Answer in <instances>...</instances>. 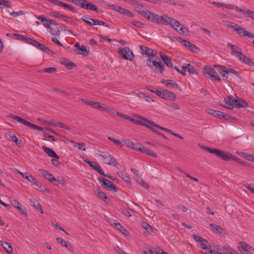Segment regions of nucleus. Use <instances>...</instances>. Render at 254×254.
Wrapping results in <instances>:
<instances>
[{"mask_svg": "<svg viewBox=\"0 0 254 254\" xmlns=\"http://www.w3.org/2000/svg\"><path fill=\"white\" fill-rule=\"evenodd\" d=\"M142 226L146 229V230L148 232L150 233L151 232L153 231V229L151 227V226L147 222H143L142 223Z\"/></svg>", "mask_w": 254, "mask_h": 254, "instance_id": "603ef678", "label": "nucleus"}, {"mask_svg": "<svg viewBox=\"0 0 254 254\" xmlns=\"http://www.w3.org/2000/svg\"><path fill=\"white\" fill-rule=\"evenodd\" d=\"M161 98L167 101H174L176 99V96L173 92L168 90H163Z\"/></svg>", "mask_w": 254, "mask_h": 254, "instance_id": "f3484780", "label": "nucleus"}, {"mask_svg": "<svg viewBox=\"0 0 254 254\" xmlns=\"http://www.w3.org/2000/svg\"><path fill=\"white\" fill-rule=\"evenodd\" d=\"M188 71L190 74H194L196 72V69L194 68L193 65L190 64H187Z\"/></svg>", "mask_w": 254, "mask_h": 254, "instance_id": "864d4df0", "label": "nucleus"}, {"mask_svg": "<svg viewBox=\"0 0 254 254\" xmlns=\"http://www.w3.org/2000/svg\"><path fill=\"white\" fill-rule=\"evenodd\" d=\"M237 153L240 155V156L246 158L247 159L249 160V161H251V160H253L254 158V156L248 154L247 153L243 152H237Z\"/></svg>", "mask_w": 254, "mask_h": 254, "instance_id": "37998d69", "label": "nucleus"}, {"mask_svg": "<svg viewBox=\"0 0 254 254\" xmlns=\"http://www.w3.org/2000/svg\"><path fill=\"white\" fill-rule=\"evenodd\" d=\"M83 1V2L82 4V8L85 9L95 11L98 13L100 12L99 8L97 7L96 5L92 3L88 2V1L86 0H84Z\"/></svg>", "mask_w": 254, "mask_h": 254, "instance_id": "4468645a", "label": "nucleus"}, {"mask_svg": "<svg viewBox=\"0 0 254 254\" xmlns=\"http://www.w3.org/2000/svg\"><path fill=\"white\" fill-rule=\"evenodd\" d=\"M100 153V155L104 159L105 163L113 166H116L117 165L118 163L116 162V160L108 152L101 151Z\"/></svg>", "mask_w": 254, "mask_h": 254, "instance_id": "0eeeda50", "label": "nucleus"}, {"mask_svg": "<svg viewBox=\"0 0 254 254\" xmlns=\"http://www.w3.org/2000/svg\"><path fill=\"white\" fill-rule=\"evenodd\" d=\"M81 101L86 105H88L93 108L97 109L98 103L94 101H91L88 99H82Z\"/></svg>", "mask_w": 254, "mask_h": 254, "instance_id": "e433bc0d", "label": "nucleus"}, {"mask_svg": "<svg viewBox=\"0 0 254 254\" xmlns=\"http://www.w3.org/2000/svg\"><path fill=\"white\" fill-rule=\"evenodd\" d=\"M222 67L224 69H227V71H226V72L228 73V74L229 73H233L235 76H236L237 77H239L240 73L238 71H235L234 69L229 68V67H226V66H223Z\"/></svg>", "mask_w": 254, "mask_h": 254, "instance_id": "c03bdc74", "label": "nucleus"}, {"mask_svg": "<svg viewBox=\"0 0 254 254\" xmlns=\"http://www.w3.org/2000/svg\"><path fill=\"white\" fill-rule=\"evenodd\" d=\"M158 60V61L157 60L152 61L150 59H148L147 60V64L153 71L162 73L164 71L165 66L159 59Z\"/></svg>", "mask_w": 254, "mask_h": 254, "instance_id": "f03ea898", "label": "nucleus"}, {"mask_svg": "<svg viewBox=\"0 0 254 254\" xmlns=\"http://www.w3.org/2000/svg\"><path fill=\"white\" fill-rule=\"evenodd\" d=\"M161 82L165 83V85L167 86H171L172 88L179 89L180 91H182L181 87L178 85V84L172 80L163 79L162 80Z\"/></svg>", "mask_w": 254, "mask_h": 254, "instance_id": "393cba45", "label": "nucleus"}, {"mask_svg": "<svg viewBox=\"0 0 254 254\" xmlns=\"http://www.w3.org/2000/svg\"><path fill=\"white\" fill-rule=\"evenodd\" d=\"M0 3H1V5L0 6L1 8L10 7L11 5V2L9 0H0Z\"/></svg>", "mask_w": 254, "mask_h": 254, "instance_id": "a18cd8bd", "label": "nucleus"}, {"mask_svg": "<svg viewBox=\"0 0 254 254\" xmlns=\"http://www.w3.org/2000/svg\"><path fill=\"white\" fill-rule=\"evenodd\" d=\"M130 121H131L132 122H133V123H134L136 125H141V126H145V127H146V126L147 125V124L142 123V121H141L135 120V119H133L132 118H131Z\"/></svg>", "mask_w": 254, "mask_h": 254, "instance_id": "69168bd1", "label": "nucleus"}, {"mask_svg": "<svg viewBox=\"0 0 254 254\" xmlns=\"http://www.w3.org/2000/svg\"><path fill=\"white\" fill-rule=\"evenodd\" d=\"M37 18L43 22V25L47 28H50V26L48 24L49 19L46 18L43 15H40L37 17Z\"/></svg>", "mask_w": 254, "mask_h": 254, "instance_id": "4c0bfd02", "label": "nucleus"}, {"mask_svg": "<svg viewBox=\"0 0 254 254\" xmlns=\"http://www.w3.org/2000/svg\"><path fill=\"white\" fill-rule=\"evenodd\" d=\"M160 55L161 59L163 61L166 65L171 69H174V66L171 62L170 58L163 53H160Z\"/></svg>", "mask_w": 254, "mask_h": 254, "instance_id": "412c9836", "label": "nucleus"}, {"mask_svg": "<svg viewBox=\"0 0 254 254\" xmlns=\"http://www.w3.org/2000/svg\"><path fill=\"white\" fill-rule=\"evenodd\" d=\"M227 46L231 49V53L234 56L236 55L237 53L239 52L238 50L241 51V49L237 46L233 45L231 43H228Z\"/></svg>", "mask_w": 254, "mask_h": 254, "instance_id": "72a5a7b5", "label": "nucleus"}, {"mask_svg": "<svg viewBox=\"0 0 254 254\" xmlns=\"http://www.w3.org/2000/svg\"><path fill=\"white\" fill-rule=\"evenodd\" d=\"M50 15L52 17L62 19L64 21H67L68 19H70V17L66 16L65 15L60 13L58 11H52L50 12Z\"/></svg>", "mask_w": 254, "mask_h": 254, "instance_id": "aec40b11", "label": "nucleus"}, {"mask_svg": "<svg viewBox=\"0 0 254 254\" xmlns=\"http://www.w3.org/2000/svg\"><path fill=\"white\" fill-rule=\"evenodd\" d=\"M223 249L225 250V251L230 254H238L237 252L233 250L232 249L228 247H224Z\"/></svg>", "mask_w": 254, "mask_h": 254, "instance_id": "e2e57ef3", "label": "nucleus"}, {"mask_svg": "<svg viewBox=\"0 0 254 254\" xmlns=\"http://www.w3.org/2000/svg\"><path fill=\"white\" fill-rule=\"evenodd\" d=\"M225 105H222L223 107L228 109H232L238 102L237 99H232L230 96H227L225 98Z\"/></svg>", "mask_w": 254, "mask_h": 254, "instance_id": "9d476101", "label": "nucleus"}, {"mask_svg": "<svg viewBox=\"0 0 254 254\" xmlns=\"http://www.w3.org/2000/svg\"><path fill=\"white\" fill-rule=\"evenodd\" d=\"M137 118L139 119H140L141 120H143V121H144L145 123H148L150 125H151V126H154V127H155V125L156 124H155L153 122H152V121H149L146 118H143L142 117H141V116H137Z\"/></svg>", "mask_w": 254, "mask_h": 254, "instance_id": "6e6d98bb", "label": "nucleus"}, {"mask_svg": "<svg viewBox=\"0 0 254 254\" xmlns=\"http://www.w3.org/2000/svg\"><path fill=\"white\" fill-rule=\"evenodd\" d=\"M72 142L73 143V145L75 147L77 148L78 149L85 151L86 150V148L85 147H83L82 144L77 143L74 141H72Z\"/></svg>", "mask_w": 254, "mask_h": 254, "instance_id": "0e129e2a", "label": "nucleus"}, {"mask_svg": "<svg viewBox=\"0 0 254 254\" xmlns=\"http://www.w3.org/2000/svg\"><path fill=\"white\" fill-rule=\"evenodd\" d=\"M123 143L127 146H128L129 148H131L132 149H133L134 150H138V148L139 147H137L136 146V145L134 143H133V142H130V141H129L128 140H123Z\"/></svg>", "mask_w": 254, "mask_h": 254, "instance_id": "ea45409f", "label": "nucleus"}, {"mask_svg": "<svg viewBox=\"0 0 254 254\" xmlns=\"http://www.w3.org/2000/svg\"><path fill=\"white\" fill-rule=\"evenodd\" d=\"M205 243L206 242H205V241H202L199 244L201 246H202V248H203V249L206 250V254H209V253L210 254H212L213 253V251L210 250L209 248H207V245H206Z\"/></svg>", "mask_w": 254, "mask_h": 254, "instance_id": "8fccbe9b", "label": "nucleus"}, {"mask_svg": "<svg viewBox=\"0 0 254 254\" xmlns=\"http://www.w3.org/2000/svg\"><path fill=\"white\" fill-rule=\"evenodd\" d=\"M203 72L209 75V77H213L216 80L220 81L221 80L215 69L211 65H207L205 66L203 68Z\"/></svg>", "mask_w": 254, "mask_h": 254, "instance_id": "423d86ee", "label": "nucleus"}, {"mask_svg": "<svg viewBox=\"0 0 254 254\" xmlns=\"http://www.w3.org/2000/svg\"><path fill=\"white\" fill-rule=\"evenodd\" d=\"M39 171L42 174L43 177H44V178L48 180L49 179V178H50V177H51V176L52 175L51 174H50L47 171L43 169H39Z\"/></svg>", "mask_w": 254, "mask_h": 254, "instance_id": "09e8293b", "label": "nucleus"}, {"mask_svg": "<svg viewBox=\"0 0 254 254\" xmlns=\"http://www.w3.org/2000/svg\"><path fill=\"white\" fill-rule=\"evenodd\" d=\"M74 47L77 48V49L79 51L78 52V54L83 55L84 56H87L89 54V48H86V47L84 46H80L79 44H75L74 45Z\"/></svg>", "mask_w": 254, "mask_h": 254, "instance_id": "4be33fe9", "label": "nucleus"}, {"mask_svg": "<svg viewBox=\"0 0 254 254\" xmlns=\"http://www.w3.org/2000/svg\"><path fill=\"white\" fill-rule=\"evenodd\" d=\"M177 40L182 45H184L186 48H188L190 50L195 53H198L199 49L194 45L191 44L189 41L183 40L181 38H177Z\"/></svg>", "mask_w": 254, "mask_h": 254, "instance_id": "1a4fd4ad", "label": "nucleus"}, {"mask_svg": "<svg viewBox=\"0 0 254 254\" xmlns=\"http://www.w3.org/2000/svg\"><path fill=\"white\" fill-rule=\"evenodd\" d=\"M10 201L11 204L15 208H17L19 205H20V203L16 199H14L13 198L10 199Z\"/></svg>", "mask_w": 254, "mask_h": 254, "instance_id": "052dcab7", "label": "nucleus"}, {"mask_svg": "<svg viewBox=\"0 0 254 254\" xmlns=\"http://www.w3.org/2000/svg\"><path fill=\"white\" fill-rule=\"evenodd\" d=\"M201 148L204 150L210 153L213 154L217 156L219 149L215 148H211L206 146H201Z\"/></svg>", "mask_w": 254, "mask_h": 254, "instance_id": "2f4dec72", "label": "nucleus"}, {"mask_svg": "<svg viewBox=\"0 0 254 254\" xmlns=\"http://www.w3.org/2000/svg\"><path fill=\"white\" fill-rule=\"evenodd\" d=\"M89 165L94 170L97 171L100 174L104 175V171L101 167L94 162L88 163Z\"/></svg>", "mask_w": 254, "mask_h": 254, "instance_id": "cd10ccee", "label": "nucleus"}, {"mask_svg": "<svg viewBox=\"0 0 254 254\" xmlns=\"http://www.w3.org/2000/svg\"><path fill=\"white\" fill-rule=\"evenodd\" d=\"M239 244L240 247L238 248L241 251L242 254H249V253L252 254L254 253V249L246 243L240 242Z\"/></svg>", "mask_w": 254, "mask_h": 254, "instance_id": "6e6552de", "label": "nucleus"}, {"mask_svg": "<svg viewBox=\"0 0 254 254\" xmlns=\"http://www.w3.org/2000/svg\"><path fill=\"white\" fill-rule=\"evenodd\" d=\"M115 225L117 229L120 230L123 234L126 236L129 235L128 231L124 227H123L119 223H115Z\"/></svg>", "mask_w": 254, "mask_h": 254, "instance_id": "f704fd0d", "label": "nucleus"}, {"mask_svg": "<svg viewBox=\"0 0 254 254\" xmlns=\"http://www.w3.org/2000/svg\"><path fill=\"white\" fill-rule=\"evenodd\" d=\"M112 7L113 9H115L117 11L120 12L121 14H123L125 15L128 16V17H133V14L129 11L128 10L125 9L123 8L122 7L116 5V4H113L112 5Z\"/></svg>", "mask_w": 254, "mask_h": 254, "instance_id": "2eb2a0df", "label": "nucleus"}, {"mask_svg": "<svg viewBox=\"0 0 254 254\" xmlns=\"http://www.w3.org/2000/svg\"><path fill=\"white\" fill-rule=\"evenodd\" d=\"M122 178L124 180V181L130 183L131 182V179L129 177V175L126 173H121Z\"/></svg>", "mask_w": 254, "mask_h": 254, "instance_id": "3c124183", "label": "nucleus"}, {"mask_svg": "<svg viewBox=\"0 0 254 254\" xmlns=\"http://www.w3.org/2000/svg\"><path fill=\"white\" fill-rule=\"evenodd\" d=\"M217 156L224 161H228L232 158L233 155L229 152L219 149Z\"/></svg>", "mask_w": 254, "mask_h": 254, "instance_id": "a211bd4d", "label": "nucleus"}, {"mask_svg": "<svg viewBox=\"0 0 254 254\" xmlns=\"http://www.w3.org/2000/svg\"><path fill=\"white\" fill-rule=\"evenodd\" d=\"M242 61L245 64H248L249 65H251V64H253V62L251 59L247 58L245 56H243V60Z\"/></svg>", "mask_w": 254, "mask_h": 254, "instance_id": "4d7b16f0", "label": "nucleus"}, {"mask_svg": "<svg viewBox=\"0 0 254 254\" xmlns=\"http://www.w3.org/2000/svg\"><path fill=\"white\" fill-rule=\"evenodd\" d=\"M49 1H50V2H51L55 5H60L63 7H64L73 13H77L78 12L77 9L75 7L72 6V5L67 4L66 3L60 1L58 0H49Z\"/></svg>", "mask_w": 254, "mask_h": 254, "instance_id": "9b49d317", "label": "nucleus"}, {"mask_svg": "<svg viewBox=\"0 0 254 254\" xmlns=\"http://www.w3.org/2000/svg\"><path fill=\"white\" fill-rule=\"evenodd\" d=\"M11 140L19 146L21 145L22 141L19 140L15 135L10 136Z\"/></svg>", "mask_w": 254, "mask_h": 254, "instance_id": "5fc2aeb1", "label": "nucleus"}, {"mask_svg": "<svg viewBox=\"0 0 254 254\" xmlns=\"http://www.w3.org/2000/svg\"><path fill=\"white\" fill-rule=\"evenodd\" d=\"M217 156L224 161H228L232 158L233 155L229 152L219 149Z\"/></svg>", "mask_w": 254, "mask_h": 254, "instance_id": "6ab92c4d", "label": "nucleus"}, {"mask_svg": "<svg viewBox=\"0 0 254 254\" xmlns=\"http://www.w3.org/2000/svg\"><path fill=\"white\" fill-rule=\"evenodd\" d=\"M148 20L152 22H155L158 24H167L170 25L172 27L174 28L176 30V27H179L181 25L179 21L171 18H168L167 19L163 16H160L154 13L148 11L147 14V16H145Z\"/></svg>", "mask_w": 254, "mask_h": 254, "instance_id": "f257e3e1", "label": "nucleus"}, {"mask_svg": "<svg viewBox=\"0 0 254 254\" xmlns=\"http://www.w3.org/2000/svg\"><path fill=\"white\" fill-rule=\"evenodd\" d=\"M57 241L63 247H64L68 249V243L64 241L63 238L58 237L56 239Z\"/></svg>", "mask_w": 254, "mask_h": 254, "instance_id": "de8ad7c7", "label": "nucleus"}, {"mask_svg": "<svg viewBox=\"0 0 254 254\" xmlns=\"http://www.w3.org/2000/svg\"><path fill=\"white\" fill-rule=\"evenodd\" d=\"M245 15H248V16L249 17H250L252 19L254 20V11H252L250 10H247L246 11Z\"/></svg>", "mask_w": 254, "mask_h": 254, "instance_id": "774afa93", "label": "nucleus"}, {"mask_svg": "<svg viewBox=\"0 0 254 254\" xmlns=\"http://www.w3.org/2000/svg\"><path fill=\"white\" fill-rule=\"evenodd\" d=\"M43 151L50 157L54 158L59 159V156L56 153V152L52 149L48 148L45 146H42Z\"/></svg>", "mask_w": 254, "mask_h": 254, "instance_id": "5701e85b", "label": "nucleus"}, {"mask_svg": "<svg viewBox=\"0 0 254 254\" xmlns=\"http://www.w3.org/2000/svg\"><path fill=\"white\" fill-rule=\"evenodd\" d=\"M63 64L68 69H71L73 66H75V65L72 62H64Z\"/></svg>", "mask_w": 254, "mask_h": 254, "instance_id": "338daca9", "label": "nucleus"}, {"mask_svg": "<svg viewBox=\"0 0 254 254\" xmlns=\"http://www.w3.org/2000/svg\"><path fill=\"white\" fill-rule=\"evenodd\" d=\"M139 50L142 55H145L149 58L153 57L156 54V51L143 45L139 46Z\"/></svg>", "mask_w": 254, "mask_h": 254, "instance_id": "f8f14e48", "label": "nucleus"}, {"mask_svg": "<svg viewBox=\"0 0 254 254\" xmlns=\"http://www.w3.org/2000/svg\"><path fill=\"white\" fill-rule=\"evenodd\" d=\"M95 192H96V195L101 199H104L106 203H108L111 202L110 199L101 190L97 189Z\"/></svg>", "mask_w": 254, "mask_h": 254, "instance_id": "a878e982", "label": "nucleus"}, {"mask_svg": "<svg viewBox=\"0 0 254 254\" xmlns=\"http://www.w3.org/2000/svg\"><path fill=\"white\" fill-rule=\"evenodd\" d=\"M97 109H99L102 111L107 112V110L109 109V107L104 104H100L98 103L97 106Z\"/></svg>", "mask_w": 254, "mask_h": 254, "instance_id": "bf43d9fd", "label": "nucleus"}, {"mask_svg": "<svg viewBox=\"0 0 254 254\" xmlns=\"http://www.w3.org/2000/svg\"><path fill=\"white\" fill-rule=\"evenodd\" d=\"M155 127L158 128H160L162 130H165L166 131H167V132L168 133H170V134L178 137V138H180L181 139H184L183 137H182V136H181L180 135H179V134H177L176 133H175V132H173L171 129H168L166 127H161L159 125H155Z\"/></svg>", "mask_w": 254, "mask_h": 254, "instance_id": "7c9ffc66", "label": "nucleus"}, {"mask_svg": "<svg viewBox=\"0 0 254 254\" xmlns=\"http://www.w3.org/2000/svg\"><path fill=\"white\" fill-rule=\"evenodd\" d=\"M9 117L14 120H16V121L24 124V125H25L27 121L21 118V117H20L18 116H16L14 114H11L10 115H9Z\"/></svg>", "mask_w": 254, "mask_h": 254, "instance_id": "a19ab883", "label": "nucleus"}, {"mask_svg": "<svg viewBox=\"0 0 254 254\" xmlns=\"http://www.w3.org/2000/svg\"><path fill=\"white\" fill-rule=\"evenodd\" d=\"M19 173L23 178H26L29 182H31L32 184L35 185L37 187L38 190L44 192H45L47 190V189L44 186L42 185L41 183L38 182L29 173H22L20 171H19Z\"/></svg>", "mask_w": 254, "mask_h": 254, "instance_id": "7ed1b4c3", "label": "nucleus"}, {"mask_svg": "<svg viewBox=\"0 0 254 254\" xmlns=\"http://www.w3.org/2000/svg\"><path fill=\"white\" fill-rule=\"evenodd\" d=\"M208 113L215 117L221 119V116L222 115L223 112L219 111L209 109L208 110Z\"/></svg>", "mask_w": 254, "mask_h": 254, "instance_id": "c9c22d12", "label": "nucleus"}, {"mask_svg": "<svg viewBox=\"0 0 254 254\" xmlns=\"http://www.w3.org/2000/svg\"><path fill=\"white\" fill-rule=\"evenodd\" d=\"M229 24H232L231 28L234 29V31H242L243 32V36H248L249 38H254V34L251 32L247 31L244 28L241 27H237V24L233 22H229Z\"/></svg>", "mask_w": 254, "mask_h": 254, "instance_id": "ddd939ff", "label": "nucleus"}, {"mask_svg": "<svg viewBox=\"0 0 254 254\" xmlns=\"http://www.w3.org/2000/svg\"><path fill=\"white\" fill-rule=\"evenodd\" d=\"M235 106L237 108L241 107L246 108L248 107V104L245 101L241 99L239 101L238 100V102L235 104Z\"/></svg>", "mask_w": 254, "mask_h": 254, "instance_id": "58836bf2", "label": "nucleus"}, {"mask_svg": "<svg viewBox=\"0 0 254 254\" xmlns=\"http://www.w3.org/2000/svg\"><path fill=\"white\" fill-rule=\"evenodd\" d=\"M138 151L144 154H147L150 156L155 158L157 157V155L155 153H154L153 151H151L149 149L146 148L144 146L139 147L138 148Z\"/></svg>", "mask_w": 254, "mask_h": 254, "instance_id": "b1692460", "label": "nucleus"}, {"mask_svg": "<svg viewBox=\"0 0 254 254\" xmlns=\"http://www.w3.org/2000/svg\"><path fill=\"white\" fill-rule=\"evenodd\" d=\"M49 29L50 30V32L53 35H55L56 36H59L60 35V30L57 26H56L54 28L50 27V28Z\"/></svg>", "mask_w": 254, "mask_h": 254, "instance_id": "49530a36", "label": "nucleus"}, {"mask_svg": "<svg viewBox=\"0 0 254 254\" xmlns=\"http://www.w3.org/2000/svg\"><path fill=\"white\" fill-rule=\"evenodd\" d=\"M98 180L101 183V186L104 188L108 190H113L115 192H117L118 191V189L114 185L113 183L104 178L99 177L98 178Z\"/></svg>", "mask_w": 254, "mask_h": 254, "instance_id": "20e7f679", "label": "nucleus"}, {"mask_svg": "<svg viewBox=\"0 0 254 254\" xmlns=\"http://www.w3.org/2000/svg\"><path fill=\"white\" fill-rule=\"evenodd\" d=\"M135 10L139 14L144 17L147 16V14L148 13V10L144 9L143 5L139 3L138 2H135L134 6Z\"/></svg>", "mask_w": 254, "mask_h": 254, "instance_id": "dca6fc26", "label": "nucleus"}, {"mask_svg": "<svg viewBox=\"0 0 254 254\" xmlns=\"http://www.w3.org/2000/svg\"><path fill=\"white\" fill-rule=\"evenodd\" d=\"M209 226L214 232L218 234H221L222 233L223 229L221 228L220 226L213 223H210Z\"/></svg>", "mask_w": 254, "mask_h": 254, "instance_id": "473e14b6", "label": "nucleus"}, {"mask_svg": "<svg viewBox=\"0 0 254 254\" xmlns=\"http://www.w3.org/2000/svg\"><path fill=\"white\" fill-rule=\"evenodd\" d=\"M1 245L3 249L8 254H10L13 252V249L10 244L7 242L1 241Z\"/></svg>", "mask_w": 254, "mask_h": 254, "instance_id": "c85d7f7f", "label": "nucleus"}, {"mask_svg": "<svg viewBox=\"0 0 254 254\" xmlns=\"http://www.w3.org/2000/svg\"><path fill=\"white\" fill-rule=\"evenodd\" d=\"M223 66L222 65H215L214 67L216 68H219V69H217L218 70H220L219 73L221 75V76L223 77V79L224 80H226L228 78V73H227L226 71H227V69H223L222 67Z\"/></svg>", "mask_w": 254, "mask_h": 254, "instance_id": "bb28decb", "label": "nucleus"}, {"mask_svg": "<svg viewBox=\"0 0 254 254\" xmlns=\"http://www.w3.org/2000/svg\"><path fill=\"white\" fill-rule=\"evenodd\" d=\"M57 71V68L54 67H50L44 68L42 71L47 73H53Z\"/></svg>", "mask_w": 254, "mask_h": 254, "instance_id": "13d9d810", "label": "nucleus"}, {"mask_svg": "<svg viewBox=\"0 0 254 254\" xmlns=\"http://www.w3.org/2000/svg\"><path fill=\"white\" fill-rule=\"evenodd\" d=\"M192 238L196 242H198V243H200V242H201L202 241H205V242H207V241L203 238L198 236L196 235H193Z\"/></svg>", "mask_w": 254, "mask_h": 254, "instance_id": "680f3d73", "label": "nucleus"}, {"mask_svg": "<svg viewBox=\"0 0 254 254\" xmlns=\"http://www.w3.org/2000/svg\"><path fill=\"white\" fill-rule=\"evenodd\" d=\"M31 202L33 204V205L34 207H35L37 210H38L40 212L43 214V210L42 208V206L40 203L35 198L30 199Z\"/></svg>", "mask_w": 254, "mask_h": 254, "instance_id": "c756f323", "label": "nucleus"}, {"mask_svg": "<svg viewBox=\"0 0 254 254\" xmlns=\"http://www.w3.org/2000/svg\"><path fill=\"white\" fill-rule=\"evenodd\" d=\"M118 52L126 60L132 61L133 59L134 54L132 51L128 47L125 48H120L118 49Z\"/></svg>", "mask_w": 254, "mask_h": 254, "instance_id": "39448f33", "label": "nucleus"}, {"mask_svg": "<svg viewBox=\"0 0 254 254\" xmlns=\"http://www.w3.org/2000/svg\"><path fill=\"white\" fill-rule=\"evenodd\" d=\"M146 127L149 128L150 130H151L153 132L156 133L157 134H158L159 135H161L162 136H163L164 138H165V139H168L163 134H162V133H161V132L158 130L157 129L154 128V127L151 126L150 125H148L147 124Z\"/></svg>", "mask_w": 254, "mask_h": 254, "instance_id": "79ce46f5", "label": "nucleus"}]
</instances>
